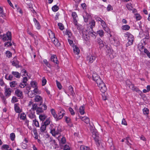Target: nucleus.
<instances>
[{
  "label": "nucleus",
  "instance_id": "nucleus-1",
  "mask_svg": "<svg viewBox=\"0 0 150 150\" xmlns=\"http://www.w3.org/2000/svg\"><path fill=\"white\" fill-rule=\"evenodd\" d=\"M124 36L125 37H128V41L126 44V47H127L132 45L134 39L133 36L130 33H127L125 34Z\"/></svg>",
  "mask_w": 150,
  "mask_h": 150
},
{
  "label": "nucleus",
  "instance_id": "nucleus-2",
  "mask_svg": "<svg viewBox=\"0 0 150 150\" xmlns=\"http://www.w3.org/2000/svg\"><path fill=\"white\" fill-rule=\"evenodd\" d=\"M58 112V115H57V118L56 121H57L61 119L65 114V111L64 109L60 107H58L57 108Z\"/></svg>",
  "mask_w": 150,
  "mask_h": 150
},
{
  "label": "nucleus",
  "instance_id": "nucleus-3",
  "mask_svg": "<svg viewBox=\"0 0 150 150\" xmlns=\"http://www.w3.org/2000/svg\"><path fill=\"white\" fill-rule=\"evenodd\" d=\"M99 89L103 93H104L107 90L105 84L102 81H98L97 83Z\"/></svg>",
  "mask_w": 150,
  "mask_h": 150
},
{
  "label": "nucleus",
  "instance_id": "nucleus-4",
  "mask_svg": "<svg viewBox=\"0 0 150 150\" xmlns=\"http://www.w3.org/2000/svg\"><path fill=\"white\" fill-rule=\"evenodd\" d=\"M105 50L107 53V55H108L111 59L113 58L114 56L113 55V50L108 45H106Z\"/></svg>",
  "mask_w": 150,
  "mask_h": 150
},
{
  "label": "nucleus",
  "instance_id": "nucleus-5",
  "mask_svg": "<svg viewBox=\"0 0 150 150\" xmlns=\"http://www.w3.org/2000/svg\"><path fill=\"white\" fill-rule=\"evenodd\" d=\"M0 36L3 40L4 42L8 40H11V33L9 31L7 32L6 34L3 35H1Z\"/></svg>",
  "mask_w": 150,
  "mask_h": 150
},
{
  "label": "nucleus",
  "instance_id": "nucleus-6",
  "mask_svg": "<svg viewBox=\"0 0 150 150\" xmlns=\"http://www.w3.org/2000/svg\"><path fill=\"white\" fill-rule=\"evenodd\" d=\"M92 137L94 139L97 145L98 146L100 145V141L99 140V137L98 135V133L95 132H93Z\"/></svg>",
  "mask_w": 150,
  "mask_h": 150
},
{
  "label": "nucleus",
  "instance_id": "nucleus-7",
  "mask_svg": "<svg viewBox=\"0 0 150 150\" xmlns=\"http://www.w3.org/2000/svg\"><path fill=\"white\" fill-rule=\"evenodd\" d=\"M42 106L41 107H38L36 110V112L37 114L43 112L44 110H46L47 106L45 104H42Z\"/></svg>",
  "mask_w": 150,
  "mask_h": 150
},
{
  "label": "nucleus",
  "instance_id": "nucleus-8",
  "mask_svg": "<svg viewBox=\"0 0 150 150\" xmlns=\"http://www.w3.org/2000/svg\"><path fill=\"white\" fill-rule=\"evenodd\" d=\"M34 100L35 102L40 103V105H42L43 103V98L39 95H36L35 97Z\"/></svg>",
  "mask_w": 150,
  "mask_h": 150
},
{
  "label": "nucleus",
  "instance_id": "nucleus-9",
  "mask_svg": "<svg viewBox=\"0 0 150 150\" xmlns=\"http://www.w3.org/2000/svg\"><path fill=\"white\" fill-rule=\"evenodd\" d=\"M92 78L93 80L95 81L96 83L98 81H102L99 76L96 73H93L92 75Z\"/></svg>",
  "mask_w": 150,
  "mask_h": 150
},
{
  "label": "nucleus",
  "instance_id": "nucleus-10",
  "mask_svg": "<svg viewBox=\"0 0 150 150\" xmlns=\"http://www.w3.org/2000/svg\"><path fill=\"white\" fill-rule=\"evenodd\" d=\"M35 112L33 110H29L28 112V116L31 119H33L35 118Z\"/></svg>",
  "mask_w": 150,
  "mask_h": 150
},
{
  "label": "nucleus",
  "instance_id": "nucleus-11",
  "mask_svg": "<svg viewBox=\"0 0 150 150\" xmlns=\"http://www.w3.org/2000/svg\"><path fill=\"white\" fill-rule=\"evenodd\" d=\"M96 59V57L94 56L91 55L88 56L87 57V60L88 61V62L90 63H93Z\"/></svg>",
  "mask_w": 150,
  "mask_h": 150
},
{
  "label": "nucleus",
  "instance_id": "nucleus-12",
  "mask_svg": "<svg viewBox=\"0 0 150 150\" xmlns=\"http://www.w3.org/2000/svg\"><path fill=\"white\" fill-rule=\"evenodd\" d=\"M12 63L13 66H15L16 67H19V62L17 60L16 57H14L13 58Z\"/></svg>",
  "mask_w": 150,
  "mask_h": 150
},
{
  "label": "nucleus",
  "instance_id": "nucleus-13",
  "mask_svg": "<svg viewBox=\"0 0 150 150\" xmlns=\"http://www.w3.org/2000/svg\"><path fill=\"white\" fill-rule=\"evenodd\" d=\"M52 126L53 125H50V133L53 136H55L58 134V132L57 131H56L55 128H51V127H52Z\"/></svg>",
  "mask_w": 150,
  "mask_h": 150
},
{
  "label": "nucleus",
  "instance_id": "nucleus-14",
  "mask_svg": "<svg viewBox=\"0 0 150 150\" xmlns=\"http://www.w3.org/2000/svg\"><path fill=\"white\" fill-rule=\"evenodd\" d=\"M5 94L6 96H9L11 94V89L10 88H5Z\"/></svg>",
  "mask_w": 150,
  "mask_h": 150
},
{
  "label": "nucleus",
  "instance_id": "nucleus-15",
  "mask_svg": "<svg viewBox=\"0 0 150 150\" xmlns=\"http://www.w3.org/2000/svg\"><path fill=\"white\" fill-rule=\"evenodd\" d=\"M15 93L16 95L18 97H21L23 95L22 91L18 89L15 91Z\"/></svg>",
  "mask_w": 150,
  "mask_h": 150
},
{
  "label": "nucleus",
  "instance_id": "nucleus-16",
  "mask_svg": "<svg viewBox=\"0 0 150 150\" xmlns=\"http://www.w3.org/2000/svg\"><path fill=\"white\" fill-rule=\"evenodd\" d=\"M51 60L56 64L58 63V61L55 55H53L51 56Z\"/></svg>",
  "mask_w": 150,
  "mask_h": 150
},
{
  "label": "nucleus",
  "instance_id": "nucleus-17",
  "mask_svg": "<svg viewBox=\"0 0 150 150\" xmlns=\"http://www.w3.org/2000/svg\"><path fill=\"white\" fill-rule=\"evenodd\" d=\"M14 109L16 112L17 113H20L21 112V110L19 106V104L18 103L15 104Z\"/></svg>",
  "mask_w": 150,
  "mask_h": 150
},
{
  "label": "nucleus",
  "instance_id": "nucleus-18",
  "mask_svg": "<svg viewBox=\"0 0 150 150\" xmlns=\"http://www.w3.org/2000/svg\"><path fill=\"white\" fill-rule=\"evenodd\" d=\"M51 40L56 46L59 47L60 45V43L57 39L55 38Z\"/></svg>",
  "mask_w": 150,
  "mask_h": 150
},
{
  "label": "nucleus",
  "instance_id": "nucleus-19",
  "mask_svg": "<svg viewBox=\"0 0 150 150\" xmlns=\"http://www.w3.org/2000/svg\"><path fill=\"white\" fill-rule=\"evenodd\" d=\"M73 47L74 52L75 54H79L80 52V50L79 48L75 45H73Z\"/></svg>",
  "mask_w": 150,
  "mask_h": 150
},
{
  "label": "nucleus",
  "instance_id": "nucleus-20",
  "mask_svg": "<svg viewBox=\"0 0 150 150\" xmlns=\"http://www.w3.org/2000/svg\"><path fill=\"white\" fill-rule=\"evenodd\" d=\"M68 89L69 94L73 97H74L75 93L74 92L73 87L71 86H70L69 87Z\"/></svg>",
  "mask_w": 150,
  "mask_h": 150
},
{
  "label": "nucleus",
  "instance_id": "nucleus-21",
  "mask_svg": "<svg viewBox=\"0 0 150 150\" xmlns=\"http://www.w3.org/2000/svg\"><path fill=\"white\" fill-rule=\"evenodd\" d=\"M80 119L86 124H88L89 122V119L87 117H81Z\"/></svg>",
  "mask_w": 150,
  "mask_h": 150
},
{
  "label": "nucleus",
  "instance_id": "nucleus-22",
  "mask_svg": "<svg viewBox=\"0 0 150 150\" xmlns=\"http://www.w3.org/2000/svg\"><path fill=\"white\" fill-rule=\"evenodd\" d=\"M12 74L17 78L19 79L21 77V74L18 72L13 71Z\"/></svg>",
  "mask_w": 150,
  "mask_h": 150
},
{
  "label": "nucleus",
  "instance_id": "nucleus-23",
  "mask_svg": "<svg viewBox=\"0 0 150 150\" xmlns=\"http://www.w3.org/2000/svg\"><path fill=\"white\" fill-rule=\"evenodd\" d=\"M48 33L50 38L51 39V40L55 38L54 34L51 31V30H48Z\"/></svg>",
  "mask_w": 150,
  "mask_h": 150
},
{
  "label": "nucleus",
  "instance_id": "nucleus-24",
  "mask_svg": "<svg viewBox=\"0 0 150 150\" xmlns=\"http://www.w3.org/2000/svg\"><path fill=\"white\" fill-rule=\"evenodd\" d=\"M50 111L52 115H53V117L56 120V119H57V115L56 114V112L55 110L54 109L52 108L50 110Z\"/></svg>",
  "mask_w": 150,
  "mask_h": 150
},
{
  "label": "nucleus",
  "instance_id": "nucleus-25",
  "mask_svg": "<svg viewBox=\"0 0 150 150\" xmlns=\"http://www.w3.org/2000/svg\"><path fill=\"white\" fill-rule=\"evenodd\" d=\"M33 20L37 29H40V26L39 22L35 18H34Z\"/></svg>",
  "mask_w": 150,
  "mask_h": 150
},
{
  "label": "nucleus",
  "instance_id": "nucleus-26",
  "mask_svg": "<svg viewBox=\"0 0 150 150\" xmlns=\"http://www.w3.org/2000/svg\"><path fill=\"white\" fill-rule=\"evenodd\" d=\"M98 43L99 44L100 47L102 48L104 46V44L103 41L100 38L98 39Z\"/></svg>",
  "mask_w": 150,
  "mask_h": 150
},
{
  "label": "nucleus",
  "instance_id": "nucleus-27",
  "mask_svg": "<svg viewBox=\"0 0 150 150\" xmlns=\"http://www.w3.org/2000/svg\"><path fill=\"white\" fill-rule=\"evenodd\" d=\"M47 117V116L44 114L40 115L39 116V118L41 121H44Z\"/></svg>",
  "mask_w": 150,
  "mask_h": 150
},
{
  "label": "nucleus",
  "instance_id": "nucleus-28",
  "mask_svg": "<svg viewBox=\"0 0 150 150\" xmlns=\"http://www.w3.org/2000/svg\"><path fill=\"white\" fill-rule=\"evenodd\" d=\"M90 28L92 29L95 26L96 22L93 20H91L90 22Z\"/></svg>",
  "mask_w": 150,
  "mask_h": 150
},
{
  "label": "nucleus",
  "instance_id": "nucleus-29",
  "mask_svg": "<svg viewBox=\"0 0 150 150\" xmlns=\"http://www.w3.org/2000/svg\"><path fill=\"white\" fill-rule=\"evenodd\" d=\"M28 95L29 97L32 98L34 96L35 94V93H34L33 91H28Z\"/></svg>",
  "mask_w": 150,
  "mask_h": 150
},
{
  "label": "nucleus",
  "instance_id": "nucleus-30",
  "mask_svg": "<svg viewBox=\"0 0 150 150\" xmlns=\"http://www.w3.org/2000/svg\"><path fill=\"white\" fill-rule=\"evenodd\" d=\"M122 29L125 30H128L130 29V27L127 25H124L122 26Z\"/></svg>",
  "mask_w": 150,
  "mask_h": 150
},
{
  "label": "nucleus",
  "instance_id": "nucleus-31",
  "mask_svg": "<svg viewBox=\"0 0 150 150\" xmlns=\"http://www.w3.org/2000/svg\"><path fill=\"white\" fill-rule=\"evenodd\" d=\"M46 126L45 125L43 124L40 127V130L41 132H45L46 129Z\"/></svg>",
  "mask_w": 150,
  "mask_h": 150
},
{
  "label": "nucleus",
  "instance_id": "nucleus-32",
  "mask_svg": "<svg viewBox=\"0 0 150 150\" xmlns=\"http://www.w3.org/2000/svg\"><path fill=\"white\" fill-rule=\"evenodd\" d=\"M17 83L16 81H14L10 83V86L11 88L14 87L17 85Z\"/></svg>",
  "mask_w": 150,
  "mask_h": 150
},
{
  "label": "nucleus",
  "instance_id": "nucleus-33",
  "mask_svg": "<svg viewBox=\"0 0 150 150\" xmlns=\"http://www.w3.org/2000/svg\"><path fill=\"white\" fill-rule=\"evenodd\" d=\"M38 105L34 103L32 105V106L31 107L30 110H33L35 111V110H36L38 108Z\"/></svg>",
  "mask_w": 150,
  "mask_h": 150
},
{
  "label": "nucleus",
  "instance_id": "nucleus-34",
  "mask_svg": "<svg viewBox=\"0 0 150 150\" xmlns=\"http://www.w3.org/2000/svg\"><path fill=\"white\" fill-rule=\"evenodd\" d=\"M79 112L81 115H83L84 113V108L83 106H81L79 108Z\"/></svg>",
  "mask_w": 150,
  "mask_h": 150
},
{
  "label": "nucleus",
  "instance_id": "nucleus-35",
  "mask_svg": "<svg viewBox=\"0 0 150 150\" xmlns=\"http://www.w3.org/2000/svg\"><path fill=\"white\" fill-rule=\"evenodd\" d=\"M32 87L35 88L37 87V83L34 81H31L30 83Z\"/></svg>",
  "mask_w": 150,
  "mask_h": 150
},
{
  "label": "nucleus",
  "instance_id": "nucleus-36",
  "mask_svg": "<svg viewBox=\"0 0 150 150\" xmlns=\"http://www.w3.org/2000/svg\"><path fill=\"white\" fill-rule=\"evenodd\" d=\"M33 132L34 134L35 137L34 138L36 139H38V135L37 134V130L36 129H34L33 130Z\"/></svg>",
  "mask_w": 150,
  "mask_h": 150
},
{
  "label": "nucleus",
  "instance_id": "nucleus-37",
  "mask_svg": "<svg viewBox=\"0 0 150 150\" xmlns=\"http://www.w3.org/2000/svg\"><path fill=\"white\" fill-rule=\"evenodd\" d=\"M97 33L99 34L100 36L102 37L104 35L103 31L102 30H99L97 32Z\"/></svg>",
  "mask_w": 150,
  "mask_h": 150
},
{
  "label": "nucleus",
  "instance_id": "nucleus-38",
  "mask_svg": "<svg viewBox=\"0 0 150 150\" xmlns=\"http://www.w3.org/2000/svg\"><path fill=\"white\" fill-rule=\"evenodd\" d=\"M66 142V139L64 137H62L60 141H59V143L60 144H65Z\"/></svg>",
  "mask_w": 150,
  "mask_h": 150
},
{
  "label": "nucleus",
  "instance_id": "nucleus-39",
  "mask_svg": "<svg viewBox=\"0 0 150 150\" xmlns=\"http://www.w3.org/2000/svg\"><path fill=\"white\" fill-rule=\"evenodd\" d=\"M20 117L21 119L24 120L26 118V115L24 113H22L20 115Z\"/></svg>",
  "mask_w": 150,
  "mask_h": 150
},
{
  "label": "nucleus",
  "instance_id": "nucleus-40",
  "mask_svg": "<svg viewBox=\"0 0 150 150\" xmlns=\"http://www.w3.org/2000/svg\"><path fill=\"white\" fill-rule=\"evenodd\" d=\"M33 124L36 127H39V125L38 122L35 119L33 120Z\"/></svg>",
  "mask_w": 150,
  "mask_h": 150
},
{
  "label": "nucleus",
  "instance_id": "nucleus-41",
  "mask_svg": "<svg viewBox=\"0 0 150 150\" xmlns=\"http://www.w3.org/2000/svg\"><path fill=\"white\" fill-rule=\"evenodd\" d=\"M126 7L129 10H132L133 8L132 6V4L130 3L127 4L126 5Z\"/></svg>",
  "mask_w": 150,
  "mask_h": 150
},
{
  "label": "nucleus",
  "instance_id": "nucleus-42",
  "mask_svg": "<svg viewBox=\"0 0 150 150\" xmlns=\"http://www.w3.org/2000/svg\"><path fill=\"white\" fill-rule=\"evenodd\" d=\"M81 150H89V147L83 145L81 146L80 147Z\"/></svg>",
  "mask_w": 150,
  "mask_h": 150
},
{
  "label": "nucleus",
  "instance_id": "nucleus-43",
  "mask_svg": "<svg viewBox=\"0 0 150 150\" xmlns=\"http://www.w3.org/2000/svg\"><path fill=\"white\" fill-rule=\"evenodd\" d=\"M6 54L7 57L10 58L11 57L12 54L9 51H7L6 52Z\"/></svg>",
  "mask_w": 150,
  "mask_h": 150
},
{
  "label": "nucleus",
  "instance_id": "nucleus-44",
  "mask_svg": "<svg viewBox=\"0 0 150 150\" xmlns=\"http://www.w3.org/2000/svg\"><path fill=\"white\" fill-rule=\"evenodd\" d=\"M89 36H91L94 38H96V33L93 32H90L89 33Z\"/></svg>",
  "mask_w": 150,
  "mask_h": 150
},
{
  "label": "nucleus",
  "instance_id": "nucleus-45",
  "mask_svg": "<svg viewBox=\"0 0 150 150\" xmlns=\"http://www.w3.org/2000/svg\"><path fill=\"white\" fill-rule=\"evenodd\" d=\"M10 137L11 140L13 141L15 137V134L13 133H11L10 134Z\"/></svg>",
  "mask_w": 150,
  "mask_h": 150
},
{
  "label": "nucleus",
  "instance_id": "nucleus-46",
  "mask_svg": "<svg viewBox=\"0 0 150 150\" xmlns=\"http://www.w3.org/2000/svg\"><path fill=\"white\" fill-rule=\"evenodd\" d=\"M143 112L144 114L147 115L149 113V110L147 108H144L143 110Z\"/></svg>",
  "mask_w": 150,
  "mask_h": 150
},
{
  "label": "nucleus",
  "instance_id": "nucleus-47",
  "mask_svg": "<svg viewBox=\"0 0 150 150\" xmlns=\"http://www.w3.org/2000/svg\"><path fill=\"white\" fill-rule=\"evenodd\" d=\"M138 48L139 50L140 51H142L144 49V47L142 44H139L138 45Z\"/></svg>",
  "mask_w": 150,
  "mask_h": 150
},
{
  "label": "nucleus",
  "instance_id": "nucleus-48",
  "mask_svg": "<svg viewBox=\"0 0 150 150\" xmlns=\"http://www.w3.org/2000/svg\"><path fill=\"white\" fill-rule=\"evenodd\" d=\"M18 101V100L16 97L14 96L13 97L11 100V102L12 103H15L17 102Z\"/></svg>",
  "mask_w": 150,
  "mask_h": 150
},
{
  "label": "nucleus",
  "instance_id": "nucleus-49",
  "mask_svg": "<svg viewBox=\"0 0 150 150\" xmlns=\"http://www.w3.org/2000/svg\"><path fill=\"white\" fill-rule=\"evenodd\" d=\"M4 45L5 46H7V47H10L12 45V44L10 42H5Z\"/></svg>",
  "mask_w": 150,
  "mask_h": 150
},
{
  "label": "nucleus",
  "instance_id": "nucleus-50",
  "mask_svg": "<svg viewBox=\"0 0 150 150\" xmlns=\"http://www.w3.org/2000/svg\"><path fill=\"white\" fill-rule=\"evenodd\" d=\"M64 118H65V121L67 123H71V119L69 117L65 116L64 117Z\"/></svg>",
  "mask_w": 150,
  "mask_h": 150
},
{
  "label": "nucleus",
  "instance_id": "nucleus-51",
  "mask_svg": "<svg viewBox=\"0 0 150 150\" xmlns=\"http://www.w3.org/2000/svg\"><path fill=\"white\" fill-rule=\"evenodd\" d=\"M33 91L34 93H35V95L36 94H39L40 93V92L38 89L37 87L35 88Z\"/></svg>",
  "mask_w": 150,
  "mask_h": 150
},
{
  "label": "nucleus",
  "instance_id": "nucleus-52",
  "mask_svg": "<svg viewBox=\"0 0 150 150\" xmlns=\"http://www.w3.org/2000/svg\"><path fill=\"white\" fill-rule=\"evenodd\" d=\"M59 9V8L57 5L54 6L52 8V11L54 12L57 11Z\"/></svg>",
  "mask_w": 150,
  "mask_h": 150
},
{
  "label": "nucleus",
  "instance_id": "nucleus-53",
  "mask_svg": "<svg viewBox=\"0 0 150 150\" xmlns=\"http://www.w3.org/2000/svg\"><path fill=\"white\" fill-rule=\"evenodd\" d=\"M58 25L59 26V28L61 30H63L64 29V26L62 23H58Z\"/></svg>",
  "mask_w": 150,
  "mask_h": 150
},
{
  "label": "nucleus",
  "instance_id": "nucleus-54",
  "mask_svg": "<svg viewBox=\"0 0 150 150\" xmlns=\"http://www.w3.org/2000/svg\"><path fill=\"white\" fill-rule=\"evenodd\" d=\"M43 62L44 64L48 67L49 68L50 67V64H49L48 62H47V60L44 59L43 60Z\"/></svg>",
  "mask_w": 150,
  "mask_h": 150
},
{
  "label": "nucleus",
  "instance_id": "nucleus-55",
  "mask_svg": "<svg viewBox=\"0 0 150 150\" xmlns=\"http://www.w3.org/2000/svg\"><path fill=\"white\" fill-rule=\"evenodd\" d=\"M47 83V80L45 79V77H43L42 78V86H44Z\"/></svg>",
  "mask_w": 150,
  "mask_h": 150
},
{
  "label": "nucleus",
  "instance_id": "nucleus-56",
  "mask_svg": "<svg viewBox=\"0 0 150 150\" xmlns=\"http://www.w3.org/2000/svg\"><path fill=\"white\" fill-rule=\"evenodd\" d=\"M66 34L68 35V37L69 38H70L71 36V33L69 30H66Z\"/></svg>",
  "mask_w": 150,
  "mask_h": 150
},
{
  "label": "nucleus",
  "instance_id": "nucleus-57",
  "mask_svg": "<svg viewBox=\"0 0 150 150\" xmlns=\"http://www.w3.org/2000/svg\"><path fill=\"white\" fill-rule=\"evenodd\" d=\"M56 82L57 83V86L58 88L60 89H61L62 88V86L60 83L57 81H56Z\"/></svg>",
  "mask_w": 150,
  "mask_h": 150
},
{
  "label": "nucleus",
  "instance_id": "nucleus-58",
  "mask_svg": "<svg viewBox=\"0 0 150 150\" xmlns=\"http://www.w3.org/2000/svg\"><path fill=\"white\" fill-rule=\"evenodd\" d=\"M50 123V121L49 119H47L44 122V125H45L46 126L49 125Z\"/></svg>",
  "mask_w": 150,
  "mask_h": 150
},
{
  "label": "nucleus",
  "instance_id": "nucleus-59",
  "mask_svg": "<svg viewBox=\"0 0 150 150\" xmlns=\"http://www.w3.org/2000/svg\"><path fill=\"white\" fill-rule=\"evenodd\" d=\"M135 18L137 20H139L141 19V17L139 14H135Z\"/></svg>",
  "mask_w": 150,
  "mask_h": 150
},
{
  "label": "nucleus",
  "instance_id": "nucleus-60",
  "mask_svg": "<svg viewBox=\"0 0 150 150\" xmlns=\"http://www.w3.org/2000/svg\"><path fill=\"white\" fill-rule=\"evenodd\" d=\"M69 109L71 115H74L75 114L74 110L71 108H69Z\"/></svg>",
  "mask_w": 150,
  "mask_h": 150
},
{
  "label": "nucleus",
  "instance_id": "nucleus-61",
  "mask_svg": "<svg viewBox=\"0 0 150 150\" xmlns=\"http://www.w3.org/2000/svg\"><path fill=\"white\" fill-rule=\"evenodd\" d=\"M72 16L73 18V19H76V18L77 17V16L75 12H73L72 13Z\"/></svg>",
  "mask_w": 150,
  "mask_h": 150
},
{
  "label": "nucleus",
  "instance_id": "nucleus-62",
  "mask_svg": "<svg viewBox=\"0 0 150 150\" xmlns=\"http://www.w3.org/2000/svg\"><path fill=\"white\" fill-rule=\"evenodd\" d=\"M27 145L25 143H23L22 144V147L23 149H25L27 148Z\"/></svg>",
  "mask_w": 150,
  "mask_h": 150
},
{
  "label": "nucleus",
  "instance_id": "nucleus-63",
  "mask_svg": "<svg viewBox=\"0 0 150 150\" xmlns=\"http://www.w3.org/2000/svg\"><path fill=\"white\" fill-rule=\"evenodd\" d=\"M27 84L23 83V82L21 83L20 84L19 86L21 88H24L25 86H26Z\"/></svg>",
  "mask_w": 150,
  "mask_h": 150
},
{
  "label": "nucleus",
  "instance_id": "nucleus-64",
  "mask_svg": "<svg viewBox=\"0 0 150 150\" xmlns=\"http://www.w3.org/2000/svg\"><path fill=\"white\" fill-rule=\"evenodd\" d=\"M64 150H70L69 146L67 145H65L64 147Z\"/></svg>",
  "mask_w": 150,
  "mask_h": 150
}]
</instances>
